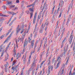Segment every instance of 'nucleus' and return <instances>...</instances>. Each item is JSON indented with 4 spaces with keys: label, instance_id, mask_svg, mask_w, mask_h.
<instances>
[{
    "label": "nucleus",
    "instance_id": "11",
    "mask_svg": "<svg viewBox=\"0 0 75 75\" xmlns=\"http://www.w3.org/2000/svg\"><path fill=\"white\" fill-rule=\"evenodd\" d=\"M37 12H36L35 14V15L34 16L33 21V24H34L35 22V20L36 18H35L36 17V16H37Z\"/></svg>",
    "mask_w": 75,
    "mask_h": 75
},
{
    "label": "nucleus",
    "instance_id": "24",
    "mask_svg": "<svg viewBox=\"0 0 75 75\" xmlns=\"http://www.w3.org/2000/svg\"><path fill=\"white\" fill-rule=\"evenodd\" d=\"M69 33H70V31H68V32L67 33L66 36V37H67V38H68V37H69Z\"/></svg>",
    "mask_w": 75,
    "mask_h": 75
},
{
    "label": "nucleus",
    "instance_id": "18",
    "mask_svg": "<svg viewBox=\"0 0 75 75\" xmlns=\"http://www.w3.org/2000/svg\"><path fill=\"white\" fill-rule=\"evenodd\" d=\"M24 36H23L22 37V38H21L20 39V42H23V40H24Z\"/></svg>",
    "mask_w": 75,
    "mask_h": 75
},
{
    "label": "nucleus",
    "instance_id": "2",
    "mask_svg": "<svg viewBox=\"0 0 75 75\" xmlns=\"http://www.w3.org/2000/svg\"><path fill=\"white\" fill-rule=\"evenodd\" d=\"M57 61H59V62H58V63L57 64V67H56V68H55V69H57L58 68V67H59V63H60L61 61V57H58L57 59Z\"/></svg>",
    "mask_w": 75,
    "mask_h": 75
},
{
    "label": "nucleus",
    "instance_id": "57",
    "mask_svg": "<svg viewBox=\"0 0 75 75\" xmlns=\"http://www.w3.org/2000/svg\"><path fill=\"white\" fill-rule=\"evenodd\" d=\"M62 54H60V56L61 57H63V55Z\"/></svg>",
    "mask_w": 75,
    "mask_h": 75
},
{
    "label": "nucleus",
    "instance_id": "47",
    "mask_svg": "<svg viewBox=\"0 0 75 75\" xmlns=\"http://www.w3.org/2000/svg\"><path fill=\"white\" fill-rule=\"evenodd\" d=\"M45 12V11H44L43 13H42V17H44V14Z\"/></svg>",
    "mask_w": 75,
    "mask_h": 75
},
{
    "label": "nucleus",
    "instance_id": "34",
    "mask_svg": "<svg viewBox=\"0 0 75 75\" xmlns=\"http://www.w3.org/2000/svg\"><path fill=\"white\" fill-rule=\"evenodd\" d=\"M47 62H48V65H49L50 64V60L49 59L47 61Z\"/></svg>",
    "mask_w": 75,
    "mask_h": 75
},
{
    "label": "nucleus",
    "instance_id": "43",
    "mask_svg": "<svg viewBox=\"0 0 75 75\" xmlns=\"http://www.w3.org/2000/svg\"><path fill=\"white\" fill-rule=\"evenodd\" d=\"M8 4H12V3L11 2H8Z\"/></svg>",
    "mask_w": 75,
    "mask_h": 75
},
{
    "label": "nucleus",
    "instance_id": "59",
    "mask_svg": "<svg viewBox=\"0 0 75 75\" xmlns=\"http://www.w3.org/2000/svg\"><path fill=\"white\" fill-rule=\"evenodd\" d=\"M35 28H38L37 27V23L35 25Z\"/></svg>",
    "mask_w": 75,
    "mask_h": 75
},
{
    "label": "nucleus",
    "instance_id": "41",
    "mask_svg": "<svg viewBox=\"0 0 75 75\" xmlns=\"http://www.w3.org/2000/svg\"><path fill=\"white\" fill-rule=\"evenodd\" d=\"M51 35H52V32H50L49 33V36H50V37L51 36Z\"/></svg>",
    "mask_w": 75,
    "mask_h": 75
},
{
    "label": "nucleus",
    "instance_id": "45",
    "mask_svg": "<svg viewBox=\"0 0 75 75\" xmlns=\"http://www.w3.org/2000/svg\"><path fill=\"white\" fill-rule=\"evenodd\" d=\"M64 32L62 33V35H61V38H62V36H63V35H64Z\"/></svg>",
    "mask_w": 75,
    "mask_h": 75
},
{
    "label": "nucleus",
    "instance_id": "17",
    "mask_svg": "<svg viewBox=\"0 0 75 75\" xmlns=\"http://www.w3.org/2000/svg\"><path fill=\"white\" fill-rule=\"evenodd\" d=\"M73 39V38L70 37L69 38V42H70V44H71L72 42V40Z\"/></svg>",
    "mask_w": 75,
    "mask_h": 75
},
{
    "label": "nucleus",
    "instance_id": "1",
    "mask_svg": "<svg viewBox=\"0 0 75 75\" xmlns=\"http://www.w3.org/2000/svg\"><path fill=\"white\" fill-rule=\"evenodd\" d=\"M35 58H34V62H33L32 63V64L31 65V68L34 69L35 67V59H36V56H37V54H35Z\"/></svg>",
    "mask_w": 75,
    "mask_h": 75
},
{
    "label": "nucleus",
    "instance_id": "19",
    "mask_svg": "<svg viewBox=\"0 0 75 75\" xmlns=\"http://www.w3.org/2000/svg\"><path fill=\"white\" fill-rule=\"evenodd\" d=\"M34 40H33L32 41V42L30 43L32 45V48H33V45H34Z\"/></svg>",
    "mask_w": 75,
    "mask_h": 75
},
{
    "label": "nucleus",
    "instance_id": "38",
    "mask_svg": "<svg viewBox=\"0 0 75 75\" xmlns=\"http://www.w3.org/2000/svg\"><path fill=\"white\" fill-rule=\"evenodd\" d=\"M1 16L2 17H8V16H6V15H4L3 14H2Z\"/></svg>",
    "mask_w": 75,
    "mask_h": 75
},
{
    "label": "nucleus",
    "instance_id": "29",
    "mask_svg": "<svg viewBox=\"0 0 75 75\" xmlns=\"http://www.w3.org/2000/svg\"><path fill=\"white\" fill-rule=\"evenodd\" d=\"M2 8L4 10H5V9H6V8H7V7H6V6L4 5L2 6Z\"/></svg>",
    "mask_w": 75,
    "mask_h": 75
},
{
    "label": "nucleus",
    "instance_id": "7",
    "mask_svg": "<svg viewBox=\"0 0 75 75\" xmlns=\"http://www.w3.org/2000/svg\"><path fill=\"white\" fill-rule=\"evenodd\" d=\"M20 25H18V27L16 28V33H18L19 32H20V31L21 30V29L19 28Z\"/></svg>",
    "mask_w": 75,
    "mask_h": 75
},
{
    "label": "nucleus",
    "instance_id": "28",
    "mask_svg": "<svg viewBox=\"0 0 75 75\" xmlns=\"http://www.w3.org/2000/svg\"><path fill=\"white\" fill-rule=\"evenodd\" d=\"M39 29V27H38V28H35L34 30V31H38Z\"/></svg>",
    "mask_w": 75,
    "mask_h": 75
},
{
    "label": "nucleus",
    "instance_id": "64",
    "mask_svg": "<svg viewBox=\"0 0 75 75\" xmlns=\"http://www.w3.org/2000/svg\"><path fill=\"white\" fill-rule=\"evenodd\" d=\"M75 54V51H74L73 53V56H74Z\"/></svg>",
    "mask_w": 75,
    "mask_h": 75
},
{
    "label": "nucleus",
    "instance_id": "21",
    "mask_svg": "<svg viewBox=\"0 0 75 75\" xmlns=\"http://www.w3.org/2000/svg\"><path fill=\"white\" fill-rule=\"evenodd\" d=\"M26 55H25V58L23 59V64H25V61H26Z\"/></svg>",
    "mask_w": 75,
    "mask_h": 75
},
{
    "label": "nucleus",
    "instance_id": "51",
    "mask_svg": "<svg viewBox=\"0 0 75 75\" xmlns=\"http://www.w3.org/2000/svg\"><path fill=\"white\" fill-rule=\"evenodd\" d=\"M9 32H8V33H6V35H5V37H7V35H8V34H9Z\"/></svg>",
    "mask_w": 75,
    "mask_h": 75
},
{
    "label": "nucleus",
    "instance_id": "44",
    "mask_svg": "<svg viewBox=\"0 0 75 75\" xmlns=\"http://www.w3.org/2000/svg\"><path fill=\"white\" fill-rule=\"evenodd\" d=\"M44 53L42 52L40 55V57H42V55H44Z\"/></svg>",
    "mask_w": 75,
    "mask_h": 75
},
{
    "label": "nucleus",
    "instance_id": "54",
    "mask_svg": "<svg viewBox=\"0 0 75 75\" xmlns=\"http://www.w3.org/2000/svg\"><path fill=\"white\" fill-rule=\"evenodd\" d=\"M61 14H62V13H60L59 15V18H60V17H61Z\"/></svg>",
    "mask_w": 75,
    "mask_h": 75
},
{
    "label": "nucleus",
    "instance_id": "32",
    "mask_svg": "<svg viewBox=\"0 0 75 75\" xmlns=\"http://www.w3.org/2000/svg\"><path fill=\"white\" fill-rule=\"evenodd\" d=\"M32 48V45H29V50L30 51V49H31V48Z\"/></svg>",
    "mask_w": 75,
    "mask_h": 75
},
{
    "label": "nucleus",
    "instance_id": "4",
    "mask_svg": "<svg viewBox=\"0 0 75 75\" xmlns=\"http://www.w3.org/2000/svg\"><path fill=\"white\" fill-rule=\"evenodd\" d=\"M66 48L65 47H64V52L63 53V55H64V58H65V56L66 55V53H67V49H65Z\"/></svg>",
    "mask_w": 75,
    "mask_h": 75
},
{
    "label": "nucleus",
    "instance_id": "50",
    "mask_svg": "<svg viewBox=\"0 0 75 75\" xmlns=\"http://www.w3.org/2000/svg\"><path fill=\"white\" fill-rule=\"evenodd\" d=\"M5 72H7V67H6L5 68Z\"/></svg>",
    "mask_w": 75,
    "mask_h": 75
},
{
    "label": "nucleus",
    "instance_id": "15",
    "mask_svg": "<svg viewBox=\"0 0 75 75\" xmlns=\"http://www.w3.org/2000/svg\"><path fill=\"white\" fill-rule=\"evenodd\" d=\"M21 57V54L17 53V56H16V59H18L19 58H20Z\"/></svg>",
    "mask_w": 75,
    "mask_h": 75
},
{
    "label": "nucleus",
    "instance_id": "56",
    "mask_svg": "<svg viewBox=\"0 0 75 75\" xmlns=\"http://www.w3.org/2000/svg\"><path fill=\"white\" fill-rule=\"evenodd\" d=\"M51 68V70H52L53 69V66L52 65L51 66V67H50V68Z\"/></svg>",
    "mask_w": 75,
    "mask_h": 75
},
{
    "label": "nucleus",
    "instance_id": "12",
    "mask_svg": "<svg viewBox=\"0 0 75 75\" xmlns=\"http://www.w3.org/2000/svg\"><path fill=\"white\" fill-rule=\"evenodd\" d=\"M72 7H73V4H70L69 6L68 10H70V8H71L72 9Z\"/></svg>",
    "mask_w": 75,
    "mask_h": 75
},
{
    "label": "nucleus",
    "instance_id": "13",
    "mask_svg": "<svg viewBox=\"0 0 75 75\" xmlns=\"http://www.w3.org/2000/svg\"><path fill=\"white\" fill-rule=\"evenodd\" d=\"M7 13H8L9 14H11L12 15H16V13H14L13 12H11L10 11H8Z\"/></svg>",
    "mask_w": 75,
    "mask_h": 75
},
{
    "label": "nucleus",
    "instance_id": "53",
    "mask_svg": "<svg viewBox=\"0 0 75 75\" xmlns=\"http://www.w3.org/2000/svg\"><path fill=\"white\" fill-rule=\"evenodd\" d=\"M73 45H74V42H72L71 46V48H72V46H73Z\"/></svg>",
    "mask_w": 75,
    "mask_h": 75
},
{
    "label": "nucleus",
    "instance_id": "55",
    "mask_svg": "<svg viewBox=\"0 0 75 75\" xmlns=\"http://www.w3.org/2000/svg\"><path fill=\"white\" fill-rule=\"evenodd\" d=\"M37 32H36L35 33V37H36V36H37Z\"/></svg>",
    "mask_w": 75,
    "mask_h": 75
},
{
    "label": "nucleus",
    "instance_id": "27",
    "mask_svg": "<svg viewBox=\"0 0 75 75\" xmlns=\"http://www.w3.org/2000/svg\"><path fill=\"white\" fill-rule=\"evenodd\" d=\"M32 38H30V37H29L28 38V40H29V42H30V41H31V40H32Z\"/></svg>",
    "mask_w": 75,
    "mask_h": 75
},
{
    "label": "nucleus",
    "instance_id": "52",
    "mask_svg": "<svg viewBox=\"0 0 75 75\" xmlns=\"http://www.w3.org/2000/svg\"><path fill=\"white\" fill-rule=\"evenodd\" d=\"M12 30V28H11L8 31V33H10V32H11V30Z\"/></svg>",
    "mask_w": 75,
    "mask_h": 75
},
{
    "label": "nucleus",
    "instance_id": "62",
    "mask_svg": "<svg viewBox=\"0 0 75 75\" xmlns=\"http://www.w3.org/2000/svg\"><path fill=\"white\" fill-rule=\"evenodd\" d=\"M73 2H74V0H71V4H73Z\"/></svg>",
    "mask_w": 75,
    "mask_h": 75
},
{
    "label": "nucleus",
    "instance_id": "10",
    "mask_svg": "<svg viewBox=\"0 0 75 75\" xmlns=\"http://www.w3.org/2000/svg\"><path fill=\"white\" fill-rule=\"evenodd\" d=\"M30 11L32 12L30 13V14H31L30 18H31L32 17H33V9H32V8H30Z\"/></svg>",
    "mask_w": 75,
    "mask_h": 75
},
{
    "label": "nucleus",
    "instance_id": "37",
    "mask_svg": "<svg viewBox=\"0 0 75 75\" xmlns=\"http://www.w3.org/2000/svg\"><path fill=\"white\" fill-rule=\"evenodd\" d=\"M4 35H3L2 36H1L0 37L1 39H3V38H4Z\"/></svg>",
    "mask_w": 75,
    "mask_h": 75
},
{
    "label": "nucleus",
    "instance_id": "61",
    "mask_svg": "<svg viewBox=\"0 0 75 75\" xmlns=\"http://www.w3.org/2000/svg\"><path fill=\"white\" fill-rule=\"evenodd\" d=\"M41 48V47H39L38 49V52L40 50V48Z\"/></svg>",
    "mask_w": 75,
    "mask_h": 75
},
{
    "label": "nucleus",
    "instance_id": "48",
    "mask_svg": "<svg viewBox=\"0 0 75 75\" xmlns=\"http://www.w3.org/2000/svg\"><path fill=\"white\" fill-rule=\"evenodd\" d=\"M57 28H59V27H58V24H57L56 27V28L55 29H57Z\"/></svg>",
    "mask_w": 75,
    "mask_h": 75
},
{
    "label": "nucleus",
    "instance_id": "22",
    "mask_svg": "<svg viewBox=\"0 0 75 75\" xmlns=\"http://www.w3.org/2000/svg\"><path fill=\"white\" fill-rule=\"evenodd\" d=\"M44 62H45V61H44L42 62V63L41 64V65L40 66V68H41L42 66V65H43V64L44 63Z\"/></svg>",
    "mask_w": 75,
    "mask_h": 75
},
{
    "label": "nucleus",
    "instance_id": "3",
    "mask_svg": "<svg viewBox=\"0 0 75 75\" xmlns=\"http://www.w3.org/2000/svg\"><path fill=\"white\" fill-rule=\"evenodd\" d=\"M37 0H35L33 4H32L31 5L28 6H27V7H31V6H32V8H33L34 7V6H35V3H36V2H37Z\"/></svg>",
    "mask_w": 75,
    "mask_h": 75
},
{
    "label": "nucleus",
    "instance_id": "25",
    "mask_svg": "<svg viewBox=\"0 0 75 75\" xmlns=\"http://www.w3.org/2000/svg\"><path fill=\"white\" fill-rule=\"evenodd\" d=\"M73 34H73V32L71 33V34L70 35V38H73V37H74V36H73Z\"/></svg>",
    "mask_w": 75,
    "mask_h": 75
},
{
    "label": "nucleus",
    "instance_id": "42",
    "mask_svg": "<svg viewBox=\"0 0 75 75\" xmlns=\"http://www.w3.org/2000/svg\"><path fill=\"white\" fill-rule=\"evenodd\" d=\"M33 69H33V68H31H31H30L29 69V72H30V71H32V70H33Z\"/></svg>",
    "mask_w": 75,
    "mask_h": 75
},
{
    "label": "nucleus",
    "instance_id": "9",
    "mask_svg": "<svg viewBox=\"0 0 75 75\" xmlns=\"http://www.w3.org/2000/svg\"><path fill=\"white\" fill-rule=\"evenodd\" d=\"M71 18V15L70 14L69 15V16L68 18V20L67 22V24H67H68L69 23V21H70V19Z\"/></svg>",
    "mask_w": 75,
    "mask_h": 75
},
{
    "label": "nucleus",
    "instance_id": "36",
    "mask_svg": "<svg viewBox=\"0 0 75 75\" xmlns=\"http://www.w3.org/2000/svg\"><path fill=\"white\" fill-rule=\"evenodd\" d=\"M46 24V25H48V24H49V23L48 22H46H46H45V25Z\"/></svg>",
    "mask_w": 75,
    "mask_h": 75
},
{
    "label": "nucleus",
    "instance_id": "6",
    "mask_svg": "<svg viewBox=\"0 0 75 75\" xmlns=\"http://www.w3.org/2000/svg\"><path fill=\"white\" fill-rule=\"evenodd\" d=\"M27 44H28V41H27V39H25L23 44L24 48H25V47H26V46H27Z\"/></svg>",
    "mask_w": 75,
    "mask_h": 75
},
{
    "label": "nucleus",
    "instance_id": "58",
    "mask_svg": "<svg viewBox=\"0 0 75 75\" xmlns=\"http://www.w3.org/2000/svg\"><path fill=\"white\" fill-rule=\"evenodd\" d=\"M25 48V47L23 48V52H25V51L26 50Z\"/></svg>",
    "mask_w": 75,
    "mask_h": 75
},
{
    "label": "nucleus",
    "instance_id": "5",
    "mask_svg": "<svg viewBox=\"0 0 75 75\" xmlns=\"http://www.w3.org/2000/svg\"><path fill=\"white\" fill-rule=\"evenodd\" d=\"M12 36V33H11L9 35V37L7 38L6 40L4 42V44H5V42H6L8 40H9L10 38H11V37Z\"/></svg>",
    "mask_w": 75,
    "mask_h": 75
},
{
    "label": "nucleus",
    "instance_id": "49",
    "mask_svg": "<svg viewBox=\"0 0 75 75\" xmlns=\"http://www.w3.org/2000/svg\"><path fill=\"white\" fill-rule=\"evenodd\" d=\"M34 70H35V69H33V71H32V75H34Z\"/></svg>",
    "mask_w": 75,
    "mask_h": 75
},
{
    "label": "nucleus",
    "instance_id": "16",
    "mask_svg": "<svg viewBox=\"0 0 75 75\" xmlns=\"http://www.w3.org/2000/svg\"><path fill=\"white\" fill-rule=\"evenodd\" d=\"M51 69V65H50L48 67V74H50V70Z\"/></svg>",
    "mask_w": 75,
    "mask_h": 75
},
{
    "label": "nucleus",
    "instance_id": "33",
    "mask_svg": "<svg viewBox=\"0 0 75 75\" xmlns=\"http://www.w3.org/2000/svg\"><path fill=\"white\" fill-rule=\"evenodd\" d=\"M12 69L14 71V70H16V67H12Z\"/></svg>",
    "mask_w": 75,
    "mask_h": 75
},
{
    "label": "nucleus",
    "instance_id": "23",
    "mask_svg": "<svg viewBox=\"0 0 75 75\" xmlns=\"http://www.w3.org/2000/svg\"><path fill=\"white\" fill-rule=\"evenodd\" d=\"M30 59H29V60L28 61L27 64V67H28L29 66V64H30Z\"/></svg>",
    "mask_w": 75,
    "mask_h": 75
},
{
    "label": "nucleus",
    "instance_id": "39",
    "mask_svg": "<svg viewBox=\"0 0 75 75\" xmlns=\"http://www.w3.org/2000/svg\"><path fill=\"white\" fill-rule=\"evenodd\" d=\"M73 51H75V44L74 45V46L73 47Z\"/></svg>",
    "mask_w": 75,
    "mask_h": 75
},
{
    "label": "nucleus",
    "instance_id": "31",
    "mask_svg": "<svg viewBox=\"0 0 75 75\" xmlns=\"http://www.w3.org/2000/svg\"><path fill=\"white\" fill-rule=\"evenodd\" d=\"M61 6L62 7V6H63V4H64V1H61Z\"/></svg>",
    "mask_w": 75,
    "mask_h": 75
},
{
    "label": "nucleus",
    "instance_id": "46",
    "mask_svg": "<svg viewBox=\"0 0 75 75\" xmlns=\"http://www.w3.org/2000/svg\"><path fill=\"white\" fill-rule=\"evenodd\" d=\"M59 9H60V8H59V7L57 10V14L58 13V12L59 11Z\"/></svg>",
    "mask_w": 75,
    "mask_h": 75
},
{
    "label": "nucleus",
    "instance_id": "60",
    "mask_svg": "<svg viewBox=\"0 0 75 75\" xmlns=\"http://www.w3.org/2000/svg\"><path fill=\"white\" fill-rule=\"evenodd\" d=\"M71 70H72V69H71L70 72H69V75H71Z\"/></svg>",
    "mask_w": 75,
    "mask_h": 75
},
{
    "label": "nucleus",
    "instance_id": "40",
    "mask_svg": "<svg viewBox=\"0 0 75 75\" xmlns=\"http://www.w3.org/2000/svg\"><path fill=\"white\" fill-rule=\"evenodd\" d=\"M65 40H66V38H65L63 40V41L62 42V43H64V42H65Z\"/></svg>",
    "mask_w": 75,
    "mask_h": 75
},
{
    "label": "nucleus",
    "instance_id": "14",
    "mask_svg": "<svg viewBox=\"0 0 75 75\" xmlns=\"http://www.w3.org/2000/svg\"><path fill=\"white\" fill-rule=\"evenodd\" d=\"M13 52L14 53V54H13L14 57H15V55H16V50L15 49V47L14 48V49L13 50Z\"/></svg>",
    "mask_w": 75,
    "mask_h": 75
},
{
    "label": "nucleus",
    "instance_id": "35",
    "mask_svg": "<svg viewBox=\"0 0 75 75\" xmlns=\"http://www.w3.org/2000/svg\"><path fill=\"white\" fill-rule=\"evenodd\" d=\"M16 61H13V62L12 63V67H13V65H14V64H16Z\"/></svg>",
    "mask_w": 75,
    "mask_h": 75
},
{
    "label": "nucleus",
    "instance_id": "63",
    "mask_svg": "<svg viewBox=\"0 0 75 75\" xmlns=\"http://www.w3.org/2000/svg\"><path fill=\"white\" fill-rule=\"evenodd\" d=\"M41 74H42V71H41L39 73V75H41Z\"/></svg>",
    "mask_w": 75,
    "mask_h": 75
},
{
    "label": "nucleus",
    "instance_id": "26",
    "mask_svg": "<svg viewBox=\"0 0 75 75\" xmlns=\"http://www.w3.org/2000/svg\"><path fill=\"white\" fill-rule=\"evenodd\" d=\"M43 20V18H42L40 20V22H39V24L41 25V23H42V20Z\"/></svg>",
    "mask_w": 75,
    "mask_h": 75
},
{
    "label": "nucleus",
    "instance_id": "20",
    "mask_svg": "<svg viewBox=\"0 0 75 75\" xmlns=\"http://www.w3.org/2000/svg\"><path fill=\"white\" fill-rule=\"evenodd\" d=\"M65 28L64 27V26H62V31L61 32H62L64 33L65 32Z\"/></svg>",
    "mask_w": 75,
    "mask_h": 75
},
{
    "label": "nucleus",
    "instance_id": "30",
    "mask_svg": "<svg viewBox=\"0 0 75 75\" xmlns=\"http://www.w3.org/2000/svg\"><path fill=\"white\" fill-rule=\"evenodd\" d=\"M16 18H17L16 17H15L14 18V19L11 22V23H13V22H14V21H15V20H16Z\"/></svg>",
    "mask_w": 75,
    "mask_h": 75
},
{
    "label": "nucleus",
    "instance_id": "8",
    "mask_svg": "<svg viewBox=\"0 0 75 75\" xmlns=\"http://www.w3.org/2000/svg\"><path fill=\"white\" fill-rule=\"evenodd\" d=\"M5 48V46H3V44H1L0 46V52L2 50H3L4 48Z\"/></svg>",
    "mask_w": 75,
    "mask_h": 75
}]
</instances>
